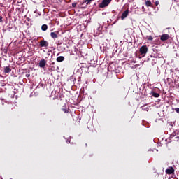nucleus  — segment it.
I'll return each mask as SVG.
<instances>
[{
	"label": "nucleus",
	"instance_id": "nucleus-1",
	"mask_svg": "<svg viewBox=\"0 0 179 179\" xmlns=\"http://www.w3.org/2000/svg\"><path fill=\"white\" fill-rule=\"evenodd\" d=\"M148 46L146 45L141 46L139 49L140 55L141 57H145V55L148 54Z\"/></svg>",
	"mask_w": 179,
	"mask_h": 179
},
{
	"label": "nucleus",
	"instance_id": "nucleus-2",
	"mask_svg": "<svg viewBox=\"0 0 179 179\" xmlns=\"http://www.w3.org/2000/svg\"><path fill=\"white\" fill-rule=\"evenodd\" d=\"M113 0H102V2L99 3V8H106L110 5Z\"/></svg>",
	"mask_w": 179,
	"mask_h": 179
},
{
	"label": "nucleus",
	"instance_id": "nucleus-3",
	"mask_svg": "<svg viewBox=\"0 0 179 179\" xmlns=\"http://www.w3.org/2000/svg\"><path fill=\"white\" fill-rule=\"evenodd\" d=\"M161 41H167L170 38V35L168 34H164L162 36H159Z\"/></svg>",
	"mask_w": 179,
	"mask_h": 179
},
{
	"label": "nucleus",
	"instance_id": "nucleus-4",
	"mask_svg": "<svg viewBox=\"0 0 179 179\" xmlns=\"http://www.w3.org/2000/svg\"><path fill=\"white\" fill-rule=\"evenodd\" d=\"M38 65L40 68H43V69H44L45 68V65H47V62L45 59H43L39 62Z\"/></svg>",
	"mask_w": 179,
	"mask_h": 179
},
{
	"label": "nucleus",
	"instance_id": "nucleus-5",
	"mask_svg": "<svg viewBox=\"0 0 179 179\" xmlns=\"http://www.w3.org/2000/svg\"><path fill=\"white\" fill-rule=\"evenodd\" d=\"M128 15H129V10L127 9V10H125L124 12L122 13V15H121V19L122 20H124V19H125Z\"/></svg>",
	"mask_w": 179,
	"mask_h": 179
},
{
	"label": "nucleus",
	"instance_id": "nucleus-6",
	"mask_svg": "<svg viewBox=\"0 0 179 179\" xmlns=\"http://www.w3.org/2000/svg\"><path fill=\"white\" fill-rule=\"evenodd\" d=\"M39 45H40V47H48V43L45 40H42L40 41Z\"/></svg>",
	"mask_w": 179,
	"mask_h": 179
},
{
	"label": "nucleus",
	"instance_id": "nucleus-7",
	"mask_svg": "<svg viewBox=\"0 0 179 179\" xmlns=\"http://www.w3.org/2000/svg\"><path fill=\"white\" fill-rule=\"evenodd\" d=\"M166 174H173V173H174V168L172 166L169 167L166 170Z\"/></svg>",
	"mask_w": 179,
	"mask_h": 179
},
{
	"label": "nucleus",
	"instance_id": "nucleus-8",
	"mask_svg": "<svg viewBox=\"0 0 179 179\" xmlns=\"http://www.w3.org/2000/svg\"><path fill=\"white\" fill-rule=\"evenodd\" d=\"M145 6H147V8H153V4L152 3V2L149 0H145Z\"/></svg>",
	"mask_w": 179,
	"mask_h": 179
},
{
	"label": "nucleus",
	"instance_id": "nucleus-9",
	"mask_svg": "<svg viewBox=\"0 0 179 179\" xmlns=\"http://www.w3.org/2000/svg\"><path fill=\"white\" fill-rule=\"evenodd\" d=\"M58 31L56 32H51L50 33V36L52 37V38H58Z\"/></svg>",
	"mask_w": 179,
	"mask_h": 179
},
{
	"label": "nucleus",
	"instance_id": "nucleus-10",
	"mask_svg": "<svg viewBox=\"0 0 179 179\" xmlns=\"http://www.w3.org/2000/svg\"><path fill=\"white\" fill-rule=\"evenodd\" d=\"M56 60L57 62H62L63 61H65V57L64 56H60L57 57Z\"/></svg>",
	"mask_w": 179,
	"mask_h": 179
},
{
	"label": "nucleus",
	"instance_id": "nucleus-11",
	"mask_svg": "<svg viewBox=\"0 0 179 179\" xmlns=\"http://www.w3.org/2000/svg\"><path fill=\"white\" fill-rule=\"evenodd\" d=\"M150 94H152V96L155 98L160 97V94L155 92V91H151Z\"/></svg>",
	"mask_w": 179,
	"mask_h": 179
},
{
	"label": "nucleus",
	"instance_id": "nucleus-12",
	"mask_svg": "<svg viewBox=\"0 0 179 179\" xmlns=\"http://www.w3.org/2000/svg\"><path fill=\"white\" fill-rule=\"evenodd\" d=\"M159 117H160V119L158 120V121L160 122V124H163V120H162V118H163V117H164V113H158Z\"/></svg>",
	"mask_w": 179,
	"mask_h": 179
},
{
	"label": "nucleus",
	"instance_id": "nucleus-13",
	"mask_svg": "<svg viewBox=\"0 0 179 179\" xmlns=\"http://www.w3.org/2000/svg\"><path fill=\"white\" fill-rule=\"evenodd\" d=\"M48 29V26L47 24H43L41 26V30L43 31H47V29Z\"/></svg>",
	"mask_w": 179,
	"mask_h": 179
},
{
	"label": "nucleus",
	"instance_id": "nucleus-14",
	"mask_svg": "<svg viewBox=\"0 0 179 179\" xmlns=\"http://www.w3.org/2000/svg\"><path fill=\"white\" fill-rule=\"evenodd\" d=\"M10 71H12V69H10V66H6L4 68V73H9V72H10Z\"/></svg>",
	"mask_w": 179,
	"mask_h": 179
},
{
	"label": "nucleus",
	"instance_id": "nucleus-15",
	"mask_svg": "<svg viewBox=\"0 0 179 179\" xmlns=\"http://www.w3.org/2000/svg\"><path fill=\"white\" fill-rule=\"evenodd\" d=\"M69 108H67L66 106H64L62 110L64 111V113H69Z\"/></svg>",
	"mask_w": 179,
	"mask_h": 179
},
{
	"label": "nucleus",
	"instance_id": "nucleus-16",
	"mask_svg": "<svg viewBox=\"0 0 179 179\" xmlns=\"http://www.w3.org/2000/svg\"><path fill=\"white\" fill-rule=\"evenodd\" d=\"M92 1L93 0H84V2L86 3V6H87V5H90V3H92Z\"/></svg>",
	"mask_w": 179,
	"mask_h": 179
},
{
	"label": "nucleus",
	"instance_id": "nucleus-17",
	"mask_svg": "<svg viewBox=\"0 0 179 179\" xmlns=\"http://www.w3.org/2000/svg\"><path fill=\"white\" fill-rule=\"evenodd\" d=\"M85 1H80L79 4H78V8H82L83 5H85Z\"/></svg>",
	"mask_w": 179,
	"mask_h": 179
},
{
	"label": "nucleus",
	"instance_id": "nucleus-18",
	"mask_svg": "<svg viewBox=\"0 0 179 179\" xmlns=\"http://www.w3.org/2000/svg\"><path fill=\"white\" fill-rule=\"evenodd\" d=\"M148 40L149 41H153V36H149L148 37Z\"/></svg>",
	"mask_w": 179,
	"mask_h": 179
},
{
	"label": "nucleus",
	"instance_id": "nucleus-19",
	"mask_svg": "<svg viewBox=\"0 0 179 179\" xmlns=\"http://www.w3.org/2000/svg\"><path fill=\"white\" fill-rule=\"evenodd\" d=\"M77 5H78V3L76 2L72 3V8H76Z\"/></svg>",
	"mask_w": 179,
	"mask_h": 179
},
{
	"label": "nucleus",
	"instance_id": "nucleus-20",
	"mask_svg": "<svg viewBox=\"0 0 179 179\" xmlns=\"http://www.w3.org/2000/svg\"><path fill=\"white\" fill-rule=\"evenodd\" d=\"M159 3V1H155V6H158Z\"/></svg>",
	"mask_w": 179,
	"mask_h": 179
},
{
	"label": "nucleus",
	"instance_id": "nucleus-21",
	"mask_svg": "<svg viewBox=\"0 0 179 179\" xmlns=\"http://www.w3.org/2000/svg\"><path fill=\"white\" fill-rule=\"evenodd\" d=\"M171 138H173V136H176V133H173L171 135Z\"/></svg>",
	"mask_w": 179,
	"mask_h": 179
},
{
	"label": "nucleus",
	"instance_id": "nucleus-22",
	"mask_svg": "<svg viewBox=\"0 0 179 179\" xmlns=\"http://www.w3.org/2000/svg\"><path fill=\"white\" fill-rule=\"evenodd\" d=\"M175 111H176V113H179V108H176Z\"/></svg>",
	"mask_w": 179,
	"mask_h": 179
},
{
	"label": "nucleus",
	"instance_id": "nucleus-23",
	"mask_svg": "<svg viewBox=\"0 0 179 179\" xmlns=\"http://www.w3.org/2000/svg\"><path fill=\"white\" fill-rule=\"evenodd\" d=\"M0 22L2 23V16H0Z\"/></svg>",
	"mask_w": 179,
	"mask_h": 179
},
{
	"label": "nucleus",
	"instance_id": "nucleus-24",
	"mask_svg": "<svg viewBox=\"0 0 179 179\" xmlns=\"http://www.w3.org/2000/svg\"><path fill=\"white\" fill-rule=\"evenodd\" d=\"M30 76V74H26V78H29Z\"/></svg>",
	"mask_w": 179,
	"mask_h": 179
},
{
	"label": "nucleus",
	"instance_id": "nucleus-25",
	"mask_svg": "<svg viewBox=\"0 0 179 179\" xmlns=\"http://www.w3.org/2000/svg\"><path fill=\"white\" fill-rule=\"evenodd\" d=\"M143 110H145V108H146V110H149V108H148V107H147V108H145V106H143Z\"/></svg>",
	"mask_w": 179,
	"mask_h": 179
},
{
	"label": "nucleus",
	"instance_id": "nucleus-26",
	"mask_svg": "<svg viewBox=\"0 0 179 179\" xmlns=\"http://www.w3.org/2000/svg\"><path fill=\"white\" fill-rule=\"evenodd\" d=\"M142 9H143V10H145V7L143 6V7H142Z\"/></svg>",
	"mask_w": 179,
	"mask_h": 179
},
{
	"label": "nucleus",
	"instance_id": "nucleus-27",
	"mask_svg": "<svg viewBox=\"0 0 179 179\" xmlns=\"http://www.w3.org/2000/svg\"><path fill=\"white\" fill-rule=\"evenodd\" d=\"M55 64V63L52 62V65H54Z\"/></svg>",
	"mask_w": 179,
	"mask_h": 179
},
{
	"label": "nucleus",
	"instance_id": "nucleus-28",
	"mask_svg": "<svg viewBox=\"0 0 179 179\" xmlns=\"http://www.w3.org/2000/svg\"><path fill=\"white\" fill-rule=\"evenodd\" d=\"M155 122H157V120H155Z\"/></svg>",
	"mask_w": 179,
	"mask_h": 179
},
{
	"label": "nucleus",
	"instance_id": "nucleus-29",
	"mask_svg": "<svg viewBox=\"0 0 179 179\" xmlns=\"http://www.w3.org/2000/svg\"><path fill=\"white\" fill-rule=\"evenodd\" d=\"M176 138H178V139H179V136H177Z\"/></svg>",
	"mask_w": 179,
	"mask_h": 179
},
{
	"label": "nucleus",
	"instance_id": "nucleus-30",
	"mask_svg": "<svg viewBox=\"0 0 179 179\" xmlns=\"http://www.w3.org/2000/svg\"><path fill=\"white\" fill-rule=\"evenodd\" d=\"M146 111H149V110L147 109Z\"/></svg>",
	"mask_w": 179,
	"mask_h": 179
}]
</instances>
